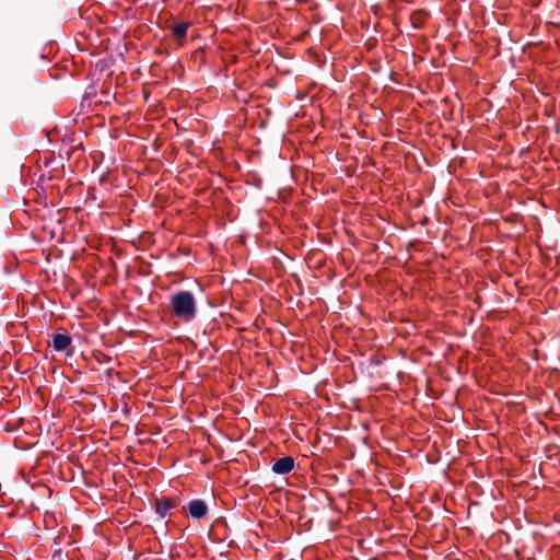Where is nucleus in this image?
<instances>
[{
    "instance_id": "obj_1",
    "label": "nucleus",
    "mask_w": 560,
    "mask_h": 560,
    "mask_svg": "<svg viewBox=\"0 0 560 560\" xmlns=\"http://www.w3.org/2000/svg\"><path fill=\"white\" fill-rule=\"evenodd\" d=\"M171 310L174 316L190 322L197 315V304L194 294L189 291H178L171 296Z\"/></svg>"
},
{
    "instance_id": "obj_2",
    "label": "nucleus",
    "mask_w": 560,
    "mask_h": 560,
    "mask_svg": "<svg viewBox=\"0 0 560 560\" xmlns=\"http://www.w3.org/2000/svg\"><path fill=\"white\" fill-rule=\"evenodd\" d=\"M179 505V499L177 497H161L155 499L154 510L160 518H164L170 515L171 510L176 509Z\"/></svg>"
},
{
    "instance_id": "obj_3",
    "label": "nucleus",
    "mask_w": 560,
    "mask_h": 560,
    "mask_svg": "<svg viewBox=\"0 0 560 560\" xmlns=\"http://www.w3.org/2000/svg\"><path fill=\"white\" fill-rule=\"evenodd\" d=\"M187 510L194 520H201L208 514V506L206 502L200 499L191 500L187 505Z\"/></svg>"
},
{
    "instance_id": "obj_4",
    "label": "nucleus",
    "mask_w": 560,
    "mask_h": 560,
    "mask_svg": "<svg viewBox=\"0 0 560 560\" xmlns=\"http://www.w3.org/2000/svg\"><path fill=\"white\" fill-rule=\"evenodd\" d=\"M294 467V459L291 456L278 458L271 467L272 472L277 475L289 474Z\"/></svg>"
},
{
    "instance_id": "obj_5",
    "label": "nucleus",
    "mask_w": 560,
    "mask_h": 560,
    "mask_svg": "<svg viewBox=\"0 0 560 560\" xmlns=\"http://www.w3.org/2000/svg\"><path fill=\"white\" fill-rule=\"evenodd\" d=\"M52 347L56 351H65L72 342V338L68 332L52 334Z\"/></svg>"
},
{
    "instance_id": "obj_6",
    "label": "nucleus",
    "mask_w": 560,
    "mask_h": 560,
    "mask_svg": "<svg viewBox=\"0 0 560 560\" xmlns=\"http://www.w3.org/2000/svg\"><path fill=\"white\" fill-rule=\"evenodd\" d=\"M425 18L427 13L422 11L413 12L410 16L411 26L415 30L420 28L423 25Z\"/></svg>"
},
{
    "instance_id": "obj_7",
    "label": "nucleus",
    "mask_w": 560,
    "mask_h": 560,
    "mask_svg": "<svg viewBox=\"0 0 560 560\" xmlns=\"http://www.w3.org/2000/svg\"><path fill=\"white\" fill-rule=\"evenodd\" d=\"M188 26L189 24L188 23H176L174 26H173V35L177 38V39H182L186 36L187 34V30H188Z\"/></svg>"
}]
</instances>
